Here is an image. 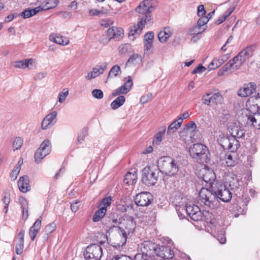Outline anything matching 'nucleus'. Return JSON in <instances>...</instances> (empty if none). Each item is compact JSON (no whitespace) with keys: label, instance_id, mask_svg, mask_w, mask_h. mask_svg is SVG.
<instances>
[{"label":"nucleus","instance_id":"1","mask_svg":"<svg viewBox=\"0 0 260 260\" xmlns=\"http://www.w3.org/2000/svg\"><path fill=\"white\" fill-rule=\"evenodd\" d=\"M201 203L210 208L214 209L218 206L217 199L223 202H229L232 198V193L224 184H218L216 188L212 191L202 188L199 192Z\"/></svg>","mask_w":260,"mask_h":260},{"label":"nucleus","instance_id":"2","mask_svg":"<svg viewBox=\"0 0 260 260\" xmlns=\"http://www.w3.org/2000/svg\"><path fill=\"white\" fill-rule=\"evenodd\" d=\"M153 8L150 5L148 1H144L141 2L138 6L136 11L137 12L142 13L143 15L139 17V20L137 25L131 27L129 32V38L131 39L132 37L139 35L145 25L152 23V15L151 13L153 11Z\"/></svg>","mask_w":260,"mask_h":260},{"label":"nucleus","instance_id":"3","mask_svg":"<svg viewBox=\"0 0 260 260\" xmlns=\"http://www.w3.org/2000/svg\"><path fill=\"white\" fill-rule=\"evenodd\" d=\"M157 167L159 171L167 176H174L179 170V163L177 160L171 157H161L158 161Z\"/></svg>","mask_w":260,"mask_h":260},{"label":"nucleus","instance_id":"4","mask_svg":"<svg viewBox=\"0 0 260 260\" xmlns=\"http://www.w3.org/2000/svg\"><path fill=\"white\" fill-rule=\"evenodd\" d=\"M159 172L155 166H146L142 171V182L148 186L154 185L157 182Z\"/></svg>","mask_w":260,"mask_h":260},{"label":"nucleus","instance_id":"5","mask_svg":"<svg viewBox=\"0 0 260 260\" xmlns=\"http://www.w3.org/2000/svg\"><path fill=\"white\" fill-rule=\"evenodd\" d=\"M117 227L131 238L134 234L136 223L133 217L124 215L119 219V224Z\"/></svg>","mask_w":260,"mask_h":260},{"label":"nucleus","instance_id":"6","mask_svg":"<svg viewBox=\"0 0 260 260\" xmlns=\"http://www.w3.org/2000/svg\"><path fill=\"white\" fill-rule=\"evenodd\" d=\"M207 147L200 143L194 144L190 147L189 152L190 155L198 160L202 162L207 158Z\"/></svg>","mask_w":260,"mask_h":260},{"label":"nucleus","instance_id":"7","mask_svg":"<svg viewBox=\"0 0 260 260\" xmlns=\"http://www.w3.org/2000/svg\"><path fill=\"white\" fill-rule=\"evenodd\" d=\"M111 230L114 232L112 236L113 244L115 246H122L126 243L127 240L131 238L127 234L117 227L113 225Z\"/></svg>","mask_w":260,"mask_h":260},{"label":"nucleus","instance_id":"8","mask_svg":"<svg viewBox=\"0 0 260 260\" xmlns=\"http://www.w3.org/2000/svg\"><path fill=\"white\" fill-rule=\"evenodd\" d=\"M51 150V144L49 140H44L40 145L35 154V161L37 163L41 162V160L49 154Z\"/></svg>","mask_w":260,"mask_h":260},{"label":"nucleus","instance_id":"9","mask_svg":"<svg viewBox=\"0 0 260 260\" xmlns=\"http://www.w3.org/2000/svg\"><path fill=\"white\" fill-rule=\"evenodd\" d=\"M103 255L102 248L99 245L94 244L87 246L84 253L86 259L100 260Z\"/></svg>","mask_w":260,"mask_h":260},{"label":"nucleus","instance_id":"10","mask_svg":"<svg viewBox=\"0 0 260 260\" xmlns=\"http://www.w3.org/2000/svg\"><path fill=\"white\" fill-rule=\"evenodd\" d=\"M182 210L186 213L190 218L194 221H199L202 220L203 212L197 205L187 206L185 208H183Z\"/></svg>","mask_w":260,"mask_h":260},{"label":"nucleus","instance_id":"11","mask_svg":"<svg viewBox=\"0 0 260 260\" xmlns=\"http://www.w3.org/2000/svg\"><path fill=\"white\" fill-rule=\"evenodd\" d=\"M224 184L230 187L231 190L236 191L242 184V179L234 174H230L226 176Z\"/></svg>","mask_w":260,"mask_h":260},{"label":"nucleus","instance_id":"12","mask_svg":"<svg viewBox=\"0 0 260 260\" xmlns=\"http://www.w3.org/2000/svg\"><path fill=\"white\" fill-rule=\"evenodd\" d=\"M152 196L149 192H142L137 194L135 198V203L139 206H147L151 203Z\"/></svg>","mask_w":260,"mask_h":260},{"label":"nucleus","instance_id":"13","mask_svg":"<svg viewBox=\"0 0 260 260\" xmlns=\"http://www.w3.org/2000/svg\"><path fill=\"white\" fill-rule=\"evenodd\" d=\"M154 255L162 258L171 259L174 256V252L169 247L156 245Z\"/></svg>","mask_w":260,"mask_h":260},{"label":"nucleus","instance_id":"14","mask_svg":"<svg viewBox=\"0 0 260 260\" xmlns=\"http://www.w3.org/2000/svg\"><path fill=\"white\" fill-rule=\"evenodd\" d=\"M57 112L53 111L48 114L43 119L41 127L43 129H47L55 124L57 121Z\"/></svg>","mask_w":260,"mask_h":260},{"label":"nucleus","instance_id":"15","mask_svg":"<svg viewBox=\"0 0 260 260\" xmlns=\"http://www.w3.org/2000/svg\"><path fill=\"white\" fill-rule=\"evenodd\" d=\"M256 89V85L254 83L250 82L245 84L238 91V95L242 98L247 97L252 94Z\"/></svg>","mask_w":260,"mask_h":260},{"label":"nucleus","instance_id":"16","mask_svg":"<svg viewBox=\"0 0 260 260\" xmlns=\"http://www.w3.org/2000/svg\"><path fill=\"white\" fill-rule=\"evenodd\" d=\"M133 86V81L130 76H128L127 80L124 84L119 87L113 93L114 96H116L120 94L127 93L131 89Z\"/></svg>","mask_w":260,"mask_h":260},{"label":"nucleus","instance_id":"17","mask_svg":"<svg viewBox=\"0 0 260 260\" xmlns=\"http://www.w3.org/2000/svg\"><path fill=\"white\" fill-rule=\"evenodd\" d=\"M19 190L22 192H26L30 190L29 177L27 176L21 177L18 181Z\"/></svg>","mask_w":260,"mask_h":260},{"label":"nucleus","instance_id":"18","mask_svg":"<svg viewBox=\"0 0 260 260\" xmlns=\"http://www.w3.org/2000/svg\"><path fill=\"white\" fill-rule=\"evenodd\" d=\"M34 60L31 58L15 61L12 62V65L15 68L19 69H25L28 68L29 69H32Z\"/></svg>","mask_w":260,"mask_h":260},{"label":"nucleus","instance_id":"19","mask_svg":"<svg viewBox=\"0 0 260 260\" xmlns=\"http://www.w3.org/2000/svg\"><path fill=\"white\" fill-rule=\"evenodd\" d=\"M138 179L137 171L135 169H131V171L127 172L123 179V182L126 184L133 185L136 183Z\"/></svg>","mask_w":260,"mask_h":260},{"label":"nucleus","instance_id":"20","mask_svg":"<svg viewBox=\"0 0 260 260\" xmlns=\"http://www.w3.org/2000/svg\"><path fill=\"white\" fill-rule=\"evenodd\" d=\"M156 245L150 241H145L141 248L142 252L147 254L148 256H154V252Z\"/></svg>","mask_w":260,"mask_h":260},{"label":"nucleus","instance_id":"21","mask_svg":"<svg viewBox=\"0 0 260 260\" xmlns=\"http://www.w3.org/2000/svg\"><path fill=\"white\" fill-rule=\"evenodd\" d=\"M229 133L231 135V137H234L235 138H241L245 134L244 130L241 127L233 125L229 127Z\"/></svg>","mask_w":260,"mask_h":260},{"label":"nucleus","instance_id":"22","mask_svg":"<svg viewBox=\"0 0 260 260\" xmlns=\"http://www.w3.org/2000/svg\"><path fill=\"white\" fill-rule=\"evenodd\" d=\"M203 174L201 178L205 182L211 184L215 180V174L211 170L203 169L201 171Z\"/></svg>","mask_w":260,"mask_h":260},{"label":"nucleus","instance_id":"23","mask_svg":"<svg viewBox=\"0 0 260 260\" xmlns=\"http://www.w3.org/2000/svg\"><path fill=\"white\" fill-rule=\"evenodd\" d=\"M41 227V220L37 219L29 229V236L31 241H34Z\"/></svg>","mask_w":260,"mask_h":260},{"label":"nucleus","instance_id":"24","mask_svg":"<svg viewBox=\"0 0 260 260\" xmlns=\"http://www.w3.org/2000/svg\"><path fill=\"white\" fill-rule=\"evenodd\" d=\"M58 4L57 0H44L39 6L41 11L47 10L56 7Z\"/></svg>","mask_w":260,"mask_h":260},{"label":"nucleus","instance_id":"25","mask_svg":"<svg viewBox=\"0 0 260 260\" xmlns=\"http://www.w3.org/2000/svg\"><path fill=\"white\" fill-rule=\"evenodd\" d=\"M252 55V50L251 47L246 48L238 54V57L240 58V60H242L243 63Z\"/></svg>","mask_w":260,"mask_h":260},{"label":"nucleus","instance_id":"26","mask_svg":"<svg viewBox=\"0 0 260 260\" xmlns=\"http://www.w3.org/2000/svg\"><path fill=\"white\" fill-rule=\"evenodd\" d=\"M181 119L178 118L174 120L168 127L167 134L168 135H171L174 133L177 129L181 125Z\"/></svg>","mask_w":260,"mask_h":260},{"label":"nucleus","instance_id":"27","mask_svg":"<svg viewBox=\"0 0 260 260\" xmlns=\"http://www.w3.org/2000/svg\"><path fill=\"white\" fill-rule=\"evenodd\" d=\"M41 10L39 6L34 9L28 8L21 12L20 15L22 18L26 19L36 15Z\"/></svg>","mask_w":260,"mask_h":260},{"label":"nucleus","instance_id":"28","mask_svg":"<svg viewBox=\"0 0 260 260\" xmlns=\"http://www.w3.org/2000/svg\"><path fill=\"white\" fill-rule=\"evenodd\" d=\"M202 220L205 221L207 223H210L211 224H214L215 222L214 216L212 214V213L206 210L203 211Z\"/></svg>","mask_w":260,"mask_h":260},{"label":"nucleus","instance_id":"29","mask_svg":"<svg viewBox=\"0 0 260 260\" xmlns=\"http://www.w3.org/2000/svg\"><path fill=\"white\" fill-rule=\"evenodd\" d=\"M49 39L50 40H53L55 43L63 46H66L69 43V39L63 36H54V35H50Z\"/></svg>","mask_w":260,"mask_h":260},{"label":"nucleus","instance_id":"30","mask_svg":"<svg viewBox=\"0 0 260 260\" xmlns=\"http://www.w3.org/2000/svg\"><path fill=\"white\" fill-rule=\"evenodd\" d=\"M228 63L231 65V68L234 70L239 69L243 63L242 61L238 57V55L230 60Z\"/></svg>","mask_w":260,"mask_h":260},{"label":"nucleus","instance_id":"31","mask_svg":"<svg viewBox=\"0 0 260 260\" xmlns=\"http://www.w3.org/2000/svg\"><path fill=\"white\" fill-rule=\"evenodd\" d=\"M99 209L95 212L93 217L92 221L93 222H98L100 220L105 216L107 209L105 207H99Z\"/></svg>","mask_w":260,"mask_h":260},{"label":"nucleus","instance_id":"32","mask_svg":"<svg viewBox=\"0 0 260 260\" xmlns=\"http://www.w3.org/2000/svg\"><path fill=\"white\" fill-rule=\"evenodd\" d=\"M125 101L123 95H120L114 100L111 104V107L113 110H116L122 106Z\"/></svg>","mask_w":260,"mask_h":260},{"label":"nucleus","instance_id":"33","mask_svg":"<svg viewBox=\"0 0 260 260\" xmlns=\"http://www.w3.org/2000/svg\"><path fill=\"white\" fill-rule=\"evenodd\" d=\"M249 104H251L254 107H256L257 110H260V95L258 93L256 95L251 96L248 101Z\"/></svg>","mask_w":260,"mask_h":260},{"label":"nucleus","instance_id":"34","mask_svg":"<svg viewBox=\"0 0 260 260\" xmlns=\"http://www.w3.org/2000/svg\"><path fill=\"white\" fill-rule=\"evenodd\" d=\"M171 35L170 30L167 28H165L164 30L160 31L158 33V38L161 43H165Z\"/></svg>","mask_w":260,"mask_h":260},{"label":"nucleus","instance_id":"35","mask_svg":"<svg viewBox=\"0 0 260 260\" xmlns=\"http://www.w3.org/2000/svg\"><path fill=\"white\" fill-rule=\"evenodd\" d=\"M107 68V64L106 63H104L101 66L93 68L91 71L94 78H96L101 74H102L104 72L105 70H106Z\"/></svg>","mask_w":260,"mask_h":260},{"label":"nucleus","instance_id":"36","mask_svg":"<svg viewBox=\"0 0 260 260\" xmlns=\"http://www.w3.org/2000/svg\"><path fill=\"white\" fill-rule=\"evenodd\" d=\"M230 138L231 137L228 136H225L224 134L220 135L219 142L221 146L224 149H228V148H229Z\"/></svg>","mask_w":260,"mask_h":260},{"label":"nucleus","instance_id":"37","mask_svg":"<svg viewBox=\"0 0 260 260\" xmlns=\"http://www.w3.org/2000/svg\"><path fill=\"white\" fill-rule=\"evenodd\" d=\"M212 105L221 104L222 101V96L218 92L211 93Z\"/></svg>","mask_w":260,"mask_h":260},{"label":"nucleus","instance_id":"38","mask_svg":"<svg viewBox=\"0 0 260 260\" xmlns=\"http://www.w3.org/2000/svg\"><path fill=\"white\" fill-rule=\"evenodd\" d=\"M239 147V141L234 137H231L229 143V148H228V149L231 152H234L237 150Z\"/></svg>","mask_w":260,"mask_h":260},{"label":"nucleus","instance_id":"39","mask_svg":"<svg viewBox=\"0 0 260 260\" xmlns=\"http://www.w3.org/2000/svg\"><path fill=\"white\" fill-rule=\"evenodd\" d=\"M56 228V224L53 222L50 224H48L46 225L45 228V232L46 233V236H44V239L45 240L48 239V235L51 234L53 232L55 231Z\"/></svg>","mask_w":260,"mask_h":260},{"label":"nucleus","instance_id":"40","mask_svg":"<svg viewBox=\"0 0 260 260\" xmlns=\"http://www.w3.org/2000/svg\"><path fill=\"white\" fill-rule=\"evenodd\" d=\"M120 72V68L118 65L114 66L109 73L108 79L116 77Z\"/></svg>","mask_w":260,"mask_h":260},{"label":"nucleus","instance_id":"41","mask_svg":"<svg viewBox=\"0 0 260 260\" xmlns=\"http://www.w3.org/2000/svg\"><path fill=\"white\" fill-rule=\"evenodd\" d=\"M142 57L138 54H133L132 55L126 63V65L129 63H135L142 61Z\"/></svg>","mask_w":260,"mask_h":260},{"label":"nucleus","instance_id":"42","mask_svg":"<svg viewBox=\"0 0 260 260\" xmlns=\"http://www.w3.org/2000/svg\"><path fill=\"white\" fill-rule=\"evenodd\" d=\"M21 208L22 209L23 218L26 220L28 216V207L26 200L23 199L21 202Z\"/></svg>","mask_w":260,"mask_h":260},{"label":"nucleus","instance_id":"43","mask_svg":"<svg viewBox=\"0 0 260 260\" xmlns=\"http://www.w3.org/2000/svg\"><path fill=\"white\" fill-rule=\"evenodd\" d=\"M111 201V197L104 198L99 203L98 207H105V208L107 209V207L110 205Z\"/></svg>","mask_w":260,"mask_h":260},{"label":"nucleus","instance_id":"44","mask_svg":"<svg viewBox=\"0 0 260 260\" xmlns=\"http://www.w3.org/2000/svg\"><path fill=\"white\" fill-rule=\"evenodd\" d=\"M208 21L209 19L207 17H202L200 18L197 22V25L193 28V31L194 29H196L197 28L200 29L201 27L206 24Z\"/></svg>","mask_w":260,"mask_h":260},{"label":"nucleus","instance_id":"45","mask_svg":"<svg viewBox=\"0 0 260 260\" xmlns=\"http://www.w3.org/2000/svg\"><path fill=\"white\" fill-rule=\"evenodd\" d=\"M22 144L23 140L20 137H17L13 141V147L14 150H18L21 147Z\"/></svg>","mask_w":260,"mask_h":260},{"label":"nucleus","instance_id":"46","mask_svg":"<svg viewBox=\"0 0 260 260\" xmlns=\"http://www.w3.org/2000/svg\"><path fill=\"white\" fill-rule=\"evenodd\" d=\"M211 93H207L205 95H203L202 98V102L204 104L206 105H212V101H211Z\"/></svg>","mask_w":260,"mask_h":260},{"label":"nucleus","instance_id":"47","mask_svg":"<svg viewBox=\"0 0 260 260\" xmlns=\"http://www.w3.org/2000/svg\"><path fill=\"white\" fill-rule=\"evenodd\" d=\"M87 136V131L86 129H83L79 134L77 138V142L78 144H82L85 137Z\"/></svg>","mask_w":260,"mask_h":260},{"label":"nucleus","instance_id":"48","mask_svg":"<svg viewBox=\"0 0 260 260\" xmlns=\"http://www.w3.org/2000/svg\"><path fill=\"white\" fill-rule=\"evenodd\" d=\"M165 129H164L162 132H159L154 137V139L153 141V144H158L162 141L163 135L165 132Z\"/></svg>","mask_w":260,"mask_h":260},{"label":"nucleus","instance_id":"49","mask_svg":"<svg viewBox=\"0 0 260 260\" xmlns=\"http://www.w3.org/2000/svg\"><path fill=\"white\" fill-rule=\"evenodd\" d=\"M69 94L68 90L64 88L62 92H60L58 94V101L60 103H62L65 101L66 97Z\"/></svg>","mask_w":260,"mask_h":260},{"label":"nucleus","instance_id":"50","mask_svg":"<svg viewBox=\"0 0 260 260\" xmlns=\"http://www.w3.org/2000/svg\"><path fill=\"white\" fill-rule=\"evenodd\" d=\"M92 96L98 99H101L103 98L104 94L102 90L95 89L92 91Z\"/></svg>","mask_w":260,"mask_h":260},{"label":"nucleus","instance_id":"51","mask_svg":"<svg viewBox=\"0 0 260 260\" xmlns=\"http://www.w3.org/2000/svg\"><path fill=\"white\" fill-rule=\"evenodd\" d=\"M220 66V63H219L218 60L214 59L211 61L208 66L209 70H213L217 69Z\"/></svg>","mask_w":260,"mask_h":260},{"label":"nucleus","instance_id":"52","mask_svg":"<svg viewBox=\"0 0 260 260\" xmlns=\"http://www.w3.org/2000/svg\"><path fill=\"white\" fill-rule=\"evenodd\" d=\"M149 256L147 254L142 252V253H137L134 257V260H147Z\"/></svg>","mask_w":260,"mask_h":260},{"label":"nucleus","instance_id":"53","mask_svg":"<svg viewBox=\"0 0 260 260\" xmlns=\"http://www.w3.org/2000/svg\"><path fill=\"white\" fill-rule=\"evenodd\" d=\"M24 248V242H18L16 245V252L17 254H20L22 253Z\"/></svg>","mask_w":260,"mask_h":260},{"label":"nucleus","instance_id":"54","mask_svg":"<svg viewBox=\"0 0 260 260\" xmlns=\"http://www.w3.org/2000/svg\"><path fill=\"white\" fill-rule=\"evenodd\" d=\"M129 48V45L127 44L121 45L119 47V53L121 54H125L127 52Z\"/></svg>","mask_w":260,"mask_h":260},{"label":"nucleus","instance_id":"55","mask_svg":"<svg viewBox=\"0 0 260 260\" xmlns=\"http://www.w3.org/2000/svg\"><path fill=\"white\" fill-rule=\"evenodd\" d=\"M232 69L231 68V65L230 64H228L227 62L224 66L218 72V76H222L223 75V73L225 72H227L229 70Z\"/></svg>","mask_w":260,"mask_h":260},{"label":"nucleus","instance_id":"56","mask_svg":"<svg viewBox=\"0 0 260 260\" xmlns=\"http://www.w3.org/2000/svg\"><path fill=\"white\" fill-rule=\"evenodd\" d=\"M116 27H111L108 29L107 35L110 39L116 37Z\"/></svg>","mask_w":260,"mask_h":260},{"label":"nucleus","instance_id":"57","mask_svg":"<svg viewBox=\"0 0 260 260\" xmlns=\"http://www.w3.org/2000/svg\"><path fill=\"white\" fill-rule=\"evenodd\" d=\"M20 170V166H16L14 169L12 171L11 174V178L13 180H15L17 177V175H18L19 172Z\"/></svg>","mask_w":260,"mask_h":260},{"label":"nucleus","instance_id":"58","mask_svg":"<svg viewBox=\"0 0 260 260\" xmlns=\"http://www.w3.org/2000/svg\"><path fill=\"white\" fill-rule=\"evenodd\" d=\"M110 260H133L131 257L125 255H115Z\"/></svg>","mask_w":260,"mask_h":260},{"label":"nucleus","instance_id":"59","mask_svg":"<svg viewBox=\"0 0 260 260\" xmlns=\"http://www.w3.org/2000/svg\"><path fill=\"white\" fill-rule=\"evenodd\" d=\"M206 68L202 64H199L196 69L192 71V74H201L205 71Z\"/></svg>","mask_w":260,"mask_h":260},{"label":"nucleus","instance_id":"60","mask_svg":"<svg viewBox=\"0 0 260 260\" xmlns=\"http://www.w3.org/2000/svg\"><path fill=\"white\" fill-rule=\"evenodd\" d=\"M110 40L111 39L109 38L107 35H103L100 37L99 41L101 43L103 44H106L108 43Z\"/></svg>","mask_w":260,"mask_h":260},{"label":"nucleus","instance_id":"61","mask_svg":"<svg viewBox=\"0 0 260 260\" xmlns=\"http://www.w3.org/2000/svg\"><path fill=\"white\" fill-rule=\"evenodd\" d=\"M79 201L76 200L74 201L71 205V209L74 212H76L79 209Z\"/></svg>","mask_w":260,"mask_h":260},{"label":"nucleus","instance_id":"62","mask_svg":"<svg viewBox=\"0 0 260 260\" xmlns=\"http://www.w3.org/2000/svg\"><path fill=\"white\" fill-rule=\"evenodd\" d=\"M154 39V33L150 31L147 32L144 36V41H152Z\"/></svg>","mask_w":260,"mask_h":260},{"label":"nucleus","instance_id":"63","mask_svg":"<svg viewBox=\"0 0 260 260\" xmlns=\"http://www.w3.org/2000/svg\"><path fill=\"white\" fill-rule=\"evenodd\" d=\"M196 128V124L193 121H190L187 124H186L184 128V130H188L189 129H191L192 130H194Z\"/></svg>","mask_w":260,"mask_h":260},{"label":"nucleus","instance_id":"64","mask_svg":"<svg viewBox=\"0 0 260 260\" xmlns=\"http://www.w3.org/2000/svg\"><path fill=\"white\" fill-rule=\"evenodd\" d=\"M225 164L228 167L233 166L234 165L235 162L233 160L232 156L231 155L228 156Z\"/></svg>","mask_w":260,"mask_h":260}]
</instances>
